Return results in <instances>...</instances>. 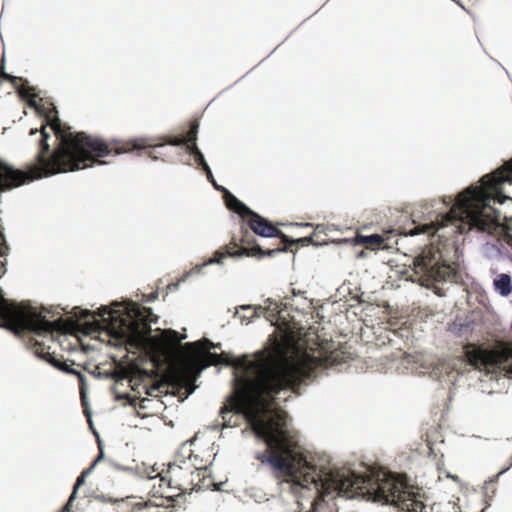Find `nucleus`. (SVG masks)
I'll return each instance as SVG.
<instances>
[{
  "instance_id": "obj_28",
  "label": "nucleus",
  "mask_w": 512,
  "mask_h": 512,
  "mask_svg": "<svg viewBox=\"0 0 512 512\" xmlns=\"http://www.w3.org/2000/svg\"><path fill=\"white\" fill-rule=\"evenodd\" d=\"M156 297H157V294H152L150 300L155 299Z\"/></svg>"
},
{
  "instance_id": "obj_4",
  "label": "nucleus",
  "mask_w": 512,
  "mask_h": 512,
  "mask_svg": "<svg viewBox=\"0 0 512 512\" xmlns=\"http://www.w3.org/2000/svg\"><path fill=\"white\" fill-rule=\"evenodd\" d=\"M75 317L88 323L95 320L96 314L107 323L113 337L119 339L130 348L142 349L145 347L152 329L151 323H156L158 317L153 314L151 308L131 304L125 312L109 309L103 306L97 312L74 308Z\"/></svg>"
},
{
  "instance_id": "obj_21",
  "label": "nucleus",
  "mask_w": 512,
  "mask_h": 512,
  "mask_svg": "<svg viewBox=\"0 0 512 512\" xmlns=\"http://www.w3.org/2000/svg\"><path fill=\"white\" fill-rule=\"evenodd\" d=\"M202 169L205 171L206 175H207V178L209 179V181L218 189V186L214 180V177H213V174L211 172V169L209 167V165H205L204 167H202Z\"/></svg>"
},
{
  "instance_id": "obj_30",
  "label": "nucleus",
  "mask_w": 512,
  "mask_h": 512,
  "mask_svg": "<svg viewBox=\"0 0 512 512\" xmlns=\"http://www.w3.org/2000/svg\"><path fill=\"white\" fill-rule=\"evenodd\" d=\"M509 243L512 245V237L510 238Z\"/></svg>"
},
{
  "instance_id": "obj_6",
  "label": "nucleus",
  "mask_w": 512,
  "mask_h": 512,
  "mask_svg": "<svg viewBox=\"0 0 512 512\" xmlns=\"http://www.w3.org/2000/svg\"><path fill=\"white\" fill-rule=\"evenodd\" d=\"M412 270L417 280L426 287L438 282H457V273L443 261L441 251L434 245L426 246L413 258ZM434 292L438 296L445 295L437 285H434Z\"/></svg>"
},
{
  "instance_id": "obj_11",
  "label": "nucleus",
  "mask_w": 512,
  "mask_h": 512,
  "mask_svg": "<svg viewBox=\"0 0 512 512\" xmlns=\"http://www.w3.org/2000/svg\"><path fill=\"white\" fill-rule=\"evenodd\" d=\"M0 74L4 80L9 81L16 89L20 97L26 99L30 106H35V99L37 98V94L35 93V89L33 87L28 86L27 81L21 77L10 75L4 72V62L2 61L0 67Z\"/></svg>"
},
{
  "instance_id": "obj_8",
  "label": "nucleus",
  "mask_w": 512,
  "mask_h": 512,
  "mask_svg": "<svg viewBox=\"0 0 512 512\" xmlns=\"http://www.w3.org/2000/svg\"><path fill=\"white\" fill-rule=\"evenodd\" d=\"M465 356L470 365L476 369L502 370L512 374V341L500 342L493 349L468 346Z\"/></svg>"
},
{
  "instance_id": "obj_22",
  "label": "nucleus",
  "mask_w": 512,
  "mask_h": 512,
  "mask_svg": "<svg viewBox=\"0 0 512 512\" xmlns=\"http://www.w3.org/2000/svg\"><path fill=\"white\" fill-rule=\"evenodd\" d=\"M159 390V386H151L148 390H147V394L150 395V396H154L156 395L155 393L158 392Z\"/></svg>"
},
{
  "instance_id": "obj_18",
  "label": "nucleus",
  "mask_w": 512,
  "mask_h": 512,
  "mask_svg": "<svg viewBox=\"0 0 512 512\" xmlns=\"http://www.w3.org/2000/svg\"><path fill=\"white\" fill-rule=\"evenodd\" d=\"M494 285L497 291L503 296H507L512 291L511 277L507 274H500L494 281Z\"/></svg>"
},
{
  "instance_id": "obj_20",
  "label": "nucleus",
  "mask_w": 512,
  "mask_h": 512,
  "mask_svg": "<svg viewBox=\"0 0 512 512\" xmlns=\"http://www.w3.org/2000/svg\"><path fill=\"white\" fill-rule=\"evenodd\" d=\"M186 151L189 154L193 155L195 162L199 166L204 167L205 165H207V162L196 143L187 144Z\"/></svg>"
},
{
  "instance_id": "obj_15",
  "label": "nucleus",
  "mask_w": 512,
  "mask_h": 512,
  "mask_svg": "<svg viewBox=\"0 0 512 512\" xmlns=\"http://www.w3.org/2000/svg\"><path fill=\"white\" fill-rule=\"evenodd\" d=\"M118 504V508L125 512H134L135 510L149 509L154 506H160L161 504H152L150 500L144 501L141 497L128 496L122 499H116L114 501Z\"/></svg>"
},
{
  "instance_id": "obj_23",
  "label": "nucleus",
  "mask_w": 512,
  "mask_h": 512,
  "mask_svg": "<svg viewBox=\"0 0 512 512\" xmlns=\"http://www.w3.org/2000/svg\"><path fill=\"white\" fill-rule=\"evenodd\" d=\"M242 309H243V310H250V311H251V313H252V314H251V317H253V316L255 315V311H252V308H251L250 306H247V307L243 306V307H242Z\"/></svg>"
},
{
  "instance_id": "obj_27",
  "label": "nucleus",
  "mask_w": 512,
  "mask_h": 512,
  "mask_svg": "<svg viewBox=\"0 0 512 512\" xmlns=\"http://www.w3.org/2000/svg\"><path fill=\"white\" fill-rule=\"evenodd\" d=\"M81 500H82V501H85V502H90V500H89V499H87L86 497H82V498H81Z\"/></svg>"
},
{
  "instance_id": "obj_10",
  "label": "nucleus",
  "mask_w": 512,
  "mask_h": 512,
  "mask_svg": "<svg viewBox=\"0 0 512 512\" xmlns=\"http://www.w3.org/2000/svg\"><path fill=\"white\" fill-rule=\"evenodd\" d=\"M244 224L252 231V233L259 235L261 237H276L280 238L281 242L278 246H283L282 244H295L297 242L308 243L313 242V237L316 235V232L309 237H303L298 240H289V238L279 230L275 225H273L270 221L260 216L254 211H251L248 217L243 221Z\"/></svg>"
},
{
  "instance_id": "obj_12",
  "label": "nucleus",
  "mask_w": 512,
  "mask_h": 512,
  "mask_svg": "<svg viewBox=\"0 0 512 512\" xmlns=\"http://www.w3.org/2000/svg\"><path fill=\"white\" fill-rule=\"evenodd\" d=\"M219 485L214 482L207 467L191 469L190 490H219Z\"/></svg>"
},
{
  "instance_id": "obj_1",
  "label": "nucleus",
  "mask_w": 512,
  "mask_h": 512,
  "mask_svg": "<svg viewBox=\"0 0 512 512\" xmlns=\"http://www.w3.org/2000/svg\"><path fill=\"white\" fill-rule=\"evenodd\" d=\"M220 348L204 339L186 343V352L173 366L172 374L181 384H190L200 372L211 365L233 366L253 378L243 379V385L230 395L220 409L223 426L228 427L232 412L243 415L254 434L267 445V452L257 459L268 463L278 477H290L303 488L313 485L315 495L324 499L332 493L349 499L390 504L400 512H413V485L405 475L383 469H368L364 475L350 469L317 470L307 459L301 446L288 428V415L276 407L275 396L282 390L297 392L305 379L314 376L318 368H330L351 359V354L333 342H315L305 349L295 348L292 356L270 354L251 360L243 355L233 359L229 354L212 353Z\"/></svg>"
},
{
  "instance_id": "obj_2",
  "label": "nucleus",
  "mask_w": 512,
  "mask_h": 512,
  "mask_svg": "<svg viewBox=\"0 0 512 512\" xmlns=\"http://www.w3.org/2000/svg\"><path fill=\"white\" fill-rule=\"evenodd\" d=\"M40 128L41 138L37 164L27 170L17 169L0 159V193L18 188L36 179L87 168L94 157L105 154L106 146L84 132H71L61 123L55 108L45 116Z\"/></svg>"
},
{
  "instance_id": "obj_5",
  "label": "nucleus",
  "mask_w": 512,
  "mask_h": 512,
  "mask_svg": "<svg viewBox=\"0 0 512 512\" xmlns=\"http://www.w3.org/2000/svg\"><path fill=\"white\" fill-rule=\"evenodd\" d=\"M199 123L197 120H193L189 124V130L187 132L186 137L184 136H163V137H139L128 140H113L111 142H106L101 138L94 137V139L100 141L106 146V153L101 156L94 157V164H103V161H100L98 158L106 157L110 155L112 152L115 154L127 153L133 150H145L149 149L147 155L156 160L158 156L154 154L157 148L163 147L164 144H169L172 146H182L187 144L196 143L197 134H198Z\"/></svg>"
},
{
  "instance_id": "obj_26",
  "label": "nucleus",
  "mask_w": 512,
  "mask_h": 512,
  "mask_svg": "<svg viewBox=\"0 0 512 512\" xmlns=\"http://www.w3.org/2000/svg\"><path fill=\"white\" fill-rule=\"evenodd\" d=\"M84 398H85L84 392H83V391H81V400H82V403H84Z\"/></svg>"
},
{
  "instance_id": "obj_25",
  "label": "nucleus",
  "mask_w": 512,
  "mask_h": 512,
  "mask_svg": "<svg viewBox=\"0 0 512 512\" xmlns=\"http://www.w3.org/2000/svg\"><path fill=\"white\" fill-rule=\"evenodd\" d=\"M314 505H315V499L312 501V510L310 512H315Z\"/></svg>"
},
{
  "instance_id": "obj_13",
  "label": "nucleus",
  "mask_w": 512,
  "mask_h": 512,
  "mask_svg": "<svg viewBox=\"0 0 512 512\" xmlns=\"http://www.w3.org/2000/svg\"><path fill=\"white\" fill-rule=\"evenodd\" d=\"M396 235L394 232H389L388 235L372 234L369 236H358V242L369 249H390L398 244V240L394 239Z\"/></svg>"
},
{
  "instance_id": "obj_29",
  "label": "nucleus",
  "mask_w": 512,
  "mask_h": 512,
  "mask_svg": "<svg viewBox=\"0 0 512 512\" xmlns=\"http://www.w3.org/2000/svg\"><path fill=\"white\" fill-rule=\"evenodd\" d=\"M146 401H148V399H143V408H145L144 403H145Z\"/></svg>"
},
{
  "instance_id": "obj_24",
  "label": "nucleus",
  "mask_w": 512,
  "mask_h": 512,
  "mask_svg": "<svg viewBox=\"0 0 512 512\" xmlns=\"http://www.w3.org/2000/svg\"><path fill=\"white\" fill-rule=\"evenodd\" d=\"M37 132H38V129H37V128H35V129H31V130H30V135H34V134H36Z\"/></svg>"
},
{
  "instance_id": "obj_19",
  "label": "nucleus",
  "mask_w": 512,
  "mask_h": 512,
  "mask_svg": "<svg viewBox=\"0 0 512 512\" xmlns=\"http://www.w3.org/2000/svg\"><path fill=\"white\" fill-rule=\"evenodd\" d=\"M185 337V335H180L177 331L171 329L163 332V339L170 347H181L180 342Z\"/></svg>"
},
{
  "instance_id": "obj_3",
  "label": "nucleus",
  "mask_w": 512,
  "mask_h": 512,
  "mask_svg": "<svg viewBox=\"0 0 512 512\" xmlns=\"http://www.w3.org/2000/svg\"><path fill=\"white\" fill-rule=\"evenodd\" d=\"M480 186H470L462 191L450 211L442 216L441 223L430 222L415 226L405 236L418 234L434 235L440 227L450 222L460 221L481 231H490L498 224L497 211L491 201L503 203L504 183L512 184V158L490 174L483 176Z\"/></svg>"
},
{
  "instance_id": "obj_16",
  "label": "nucleus",
  "mask_w": 512,
  "mask_h": 512,
  "mask_svg": "<svg viewBox=\"0 0 512 512\" xmlns=\"http://www.w3.org/2000/svg\"><path fill=\"white\" fill-rule=\"evenodd\" d=\"M34 352L35 354L47 361L48 363L52 364L53 366L63 370V371H69L68 370V366L65 364V363H62L60 360H58L57 358H55L50 352H49V347L46 348L45 345L43 343H40V342H35L34 344Z\"/></svg>"
},
{
  "instance_id": "obj_17",
  "label": "nucleus",
  "mask_w": 512,
  "mask_h": 512,
  "mask_svg": "<svg viewBox=\"0 0 512 512\" xmlns=\"http://www.w3.org/2000/svg\"><path fill=\"white\" fill-rule=\"evenodd\" d=\"M225 202L228 209L237 213L242 218L243 221L248 217L249 213L252 211L249 207H247L229 191H226Z\"/></svg>"
},
{
  "instance_id": "obj_7",
  "label": "nucleus",
  "mask_w": 512,
  "mask_h": 512,
  "mask_svg": "<svg viewBox=\"0 0 512 512\" xmlns=\"http://www.w3.org/2000/svg\"><path fill=\"white\" fill-rule=\"evenodd\" d=\"M286 250L287 248L285 246H278L277 248L267 250L262 249L261 246L256 243L251 230L245 224H243L241 226L240 235H234L230 243L217 250L213 257L210 258L206 264H220L222 263L223 259L228 256H273L279 252H285Z\"/></svg>"
},
{
  "instance_id": "obj_9",
  "label": "nucleus",
  "mask_w": 512,
  "mask_h": 512,
  "mask_svg": "<svg viewBox=\"0 0 512 512\" xmlns=\"http://www.w3.org/2000/svg\"><path fill=\"white\" fill-rule=\"evenodd\" d=\"M191 465L178 466L170 464L166 470L162 469L157 471L155 475H150V479L159 478V488L161 489L162 497L166 498L170 502V506L176 507L183 495L181 493L177 495L166 494L164 488L172 489L178 488L183 490H190L191 487Z\"/></svg>"
},
{
  "instance_id": "obj_14",
  "label": "nucleus",
  "mask_w": 512,
  "mask_h": 512,
  "mask_svg": "<svg viewBox=\"0 0 512 512\" xmlns=\"http://www.w3.org/2000/svg\"><path fill=\"white\" fill-rule=\"evenodd\" d=\"M99 450H100L99 455L94 460L92 465L88 469L84 470L80 474V476H78V478L76 479L75 485L73 487V491H72L67 503L62 507V509L59 512H71V510L74 508V501L77 498V494H78L80 487L82 485H84V483H85V478L90 473V471L96 466V464L103 458V450H102L101 446H99Z\"/></svg>"
}]
</instances>
